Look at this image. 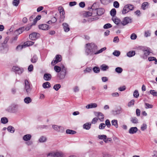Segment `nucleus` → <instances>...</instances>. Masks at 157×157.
Wrapping results in <instances>:
<instances>
[{
    "label": "nucleus",
    "instance_id": "423d86ee",
    "mask_svg": "<svg viewBox=\"0 0 157 157\" xmlns=\"http://www.w3.org/2000/svg\"><path fill=\"white\" fill-rule=\"evenodd\" d=\"M53 128L58 132H63L64 131V128L61 126H58L56 125H52Z\"/></svg>",
    "mask_w": 157,
    "mask_h": 157
},
{
    "label": "nucleus",
    "instance_id": "c03bdc74",
    "mask_svg": "<svg viewBox=\"0 0 157 157\" xmlns=\"http://www.w3.org/2000/svg\"><path fill=\"white\" fill-rule=\"evenodd\" d=\"M106 136L105 135H99L98 136V138L101 140H105V139H106Z\"/></svg>",
    "mask_w": 157,
    "mask_h": 157
},
{
    "label": "nucleus",
    "instance_id": "20e7f679",
    "mask_svg": "<svg viewBox=\"0 0 157 157\" xmlns=\"http://www.w3.org/2000/svg\"><path fill=\"white\" fill-rule=\"evenodd\" d=\"M132 22V19L128 17H125L122 21L121 24L123 26L125 25L128 23H131Z\"/></svg>",
    "mask_w": 157,
    "mask_h": 157
},
{
    "label": "nucleus",
    "instance_id": "6e6552de",
    "mask_svg": "<svg viewBox=\"0 0 157 157\" xmlns=\"http://www.w3.org/2000/svg\"><path fill=\"white\" fill-rule=\"evenodd\" d=\"M39 34L36 33H33L29 35V38L32 40H35L36 39Z\"/></svg>",
    "mask_w": 157,
    "mask_h": 157
},
{
    "label": "nucleus",
    "instance_id": "2f4dec72",
    "mask_svg": "<svg viewBox=\"0 0 157 157\" xmlns=\"http://www.w3.org/2000/svg\"><path fill=\"white\" fill-rule=\"evenodd\" d=\"M116 9L114 8L112 9L110 11L111 15L113 17H114L116 15Z\"/></svg>",
    "mask_w": 157,
    "mask_h": 157
},
{
    "label": "nucleus",
    "instance_id": "6e6d98bb",
    "mask_svg": "<svg viewBox=\"0 0 157 157\" xmlns=\"http://www.w3.org/2000/svg\"><path fill=\"white\" fill-rule=\"evenodd\" d=\"M137 37L135 33H133L131 34L130 38L132 40H134L136 39Z\"/></svg>",
    "mask_w": 157,
    "mask_h": 157
},
{
    "label": "nucleus",
    "instance_id": "4c0bfd02",
    "mask_svg": "<svg viewBox=\"0 0 157 157\" xmlns=\"http://www.w3.org/2000/svg\"><path fill=\"white\" fill-rule=\"evenodd\" d=\"M115 71L118 73H121L123 71V69L120 67H117L115 69Z\"/></svg>",
    "mask_w": 157,
    "mask_h": 157
},
{
    "label": "nucleus",
    "instance_id": "774afa93",
    "mask_svg": "<svg viewBox=\"0 0 157 157\" xmlns=\"http://www.w3.org/2000/svg\"><path fill=\"white\" fill-rule=\"evenodd\" d=\"M77 4V2H76L74 1V2H70L69 3V5L70 6H74L75 5H76Z\"/></svg>",
    "mask_w": 157,
    "mask_h": 157
},
{
    "label": "nucleus",
    "instance_id": "e2e57ef3",
    "mask_svg": "<svg viewBox=\"0 0 157 157\" xmlns=\"http://www.w3.org/2000/svg\"><path fill=\"white\" fill-rule=\"evenodd\" d=\"M112 140V139L110 138H107V137H106V139H105V140H104V141L105 143H107L109 142H110Z\"/></svg>",
    "mask_w": 157,
    "mask_h": 157
},
{
    "label": "nucleus",
    "instance_id": "0e129e2a",
    "mask_svg": "<svg viewBox=\"0 0 157 157\" xmlns=\"http://www.w3.org/2000/svg\"><path fill=\"white\" fill-rule=\"evenodd\" d=\"M33 68V66L32 64L30 65L28 67V70L29 71H32Z\"/></svg>",
    "mask_w": 157,
    "mask_h": 157
},
{
    "label": "nucleus",
    "instance_id": "ea45409f",
    "mask_svg": "<svg viewBox=\"0 0 157 157\" xmlns=\"http://www.w3.org/2000/svg\"><path fill=\"white\" fill-rule=\"evenodd\" d=\"M139 95V93L137 90H135L133 94V96L135 98H138Z\"/></svg>",
    "mask_w": 157,
    "mask_h": 157
},
{
    "label": "nucleus",
    "instance_id": "b1692460",
    "mask_svg": "<svg viewBox=\"0 0 157 157\" xmlns=\"http://www.w3.org/2000/svg\"><path fill=\"white\" fill-rule=\"evenodd\" d=\"M43 87L45 88H48L51 87L50 83L48 82H44L43 84Z\"/></svg>",
    "mask_w": 157,
    "mask_h": 157
},
{
    "label": "nucleus",
    "instance_id": "79ce46f5",
    "mask_svg": "<svg viewBox=\"0 0 157 157\" xmlns=\"http://www.w3.org/2000/svg\"><path fill=\"white\" fill-rule=\"evenodd\" d=\"M37 60V58L36 55L34 56L31 59V61L33 63L36 62Z\"/></svg>",
    "mask_w": 157,
    "mask_h": 157
},
{
    "label": "nucleus",
    "instance_id": "1a4fd4ad",
    "mask_svg": "<svg viewBox=\"0 0 157 157\" xmlns=\"http://www.w3.org/2000/svg\"><path fill=\"white\" fill-rule=\"evenodd\" d=\"M97 10V13L98 15L101 16L105 12V10L103 8L95 9V10Z\"/></svg>",
    "mask_w": 157,
    "mask_h": 157
},
{
    "label": "nucleus",
    "instance_id": "3c124183",
    "mask_svg": "<svg viewBox=\"0 0 157 157\" xmlns=\"http://www.w3.org/2000/svg\"><path fill=\"white\" fill-rule=\"evenodd\" d=\"M112 27V25L109 23H107L104 25L103 28L105 29H107L111 28Z\"/></svg>",
    "mask_w": 157,
    "mask_h": 157
},
{
    "label": "nucleus",
    "instance_id": "a211bd4d",
    "mask_svg": "<svg viewBox=\"0 0 157 157\" xmlns=\"http://www.w3.org/2000/svg\"><path fill=\"white\" fill-rule=\"evenodd\" d=\"M24 30V29L23 28H20L15 31V33L17 35H18L21 33L23 32Z\"/></svg>",
    "mask_w": 157,
    "mask_h": 157
},
{
    "label": "nucleus",
    "instance_id": "c85d7f7f",
    "mask_svg": "<svg viewBox=\"0 0 157 157\" xmlns=\"http://www.w3.org/2000/svg\"><path fill=\"white\" fill-rule=\"evenodd\" d=\"M66 132L67 134H74L76 133V132L74 130L68 129L66 130Z\"/></svg>",
    "mask_w": 157,
    "mask_h": 157
},
{
    "label": "nucleus",
    "instance_id": "680f3d73",
    "mask_svg": "<svg viewBox=\"0 0 157 157\" xmlns=\"http://www.w3.org/2000/svg\"><path fill=\"white\" fill-rule=\"evenodd\" d=\"M147 127V125L146 124H144L141 127V130L142 131H144L145 129H146Z\"/></svg>",
    "mask_w": 157,
    "mask_h": 157
},
{
    "label": "nucleus",
    "instance_id": "4468645a",
    "mask_svg": "<svg viewBox=\"0 0 157 157\" xmlns=\"http://www.w3.org/2000/svg\"><path fill=\"white\" fill-rule=\"evenodd\" d=\"M31 135L26 134L23 136V139L25 141H28L31 139Z\"/></svg>",
    "mask_w": 157,
    "mask_h": 157
},
{
    "label": "nucleus",
    "instance_id": "5fc2aeb1",
    "mask_svg": "<svg viewBox=\"0 0 157 157\" xmlns=\"http://www.w3.org/2000/svg\"><path fill=\"white\" fill-rule=\"evenodd\" d=\"M126 5L128 7V8L129 10H133L134 8V6L133 5L129 4Z\"/></svg>",
    "mask_w": 157,
    "mask_h": 157
},
{
    "label": "nucleus",
    "instance_id": "dca6fc26",
    "mask_svg": "<svg viewBox=\"0 0 157 157\" xmlns=\"http://www.w3.org/2000/svg\"><path fill=\"white\" fill-rule=\"evenodd\" d=\"M64 155L61 151H55V155L54 157H63Z\"/></svg>",
    "mask_w": 157,
    "mask_h": 157
},
{
    "label": "nucleus",
    "instance_id": "9b49d317",
    "mask_svg": "<svg viewBox=\"0 0 157 157\" xmlns=\"http://www.w3.org/2000/svg\"><path fill=\"white\" fill-rule=\"evenodd\" d=\"M63 68H65L64 65H62L60 66H55L54 67V70L57 72H59L62 70V69Z\"/></svg>",
    "mask_w": 157,
    "mask_h": 157
},
{
    "label": "nucleus",
    "instance_id": "4d7b16f0",
    "mask_svg": "<svg viewBox=\"0 0 157 157\" xmlns=\"http://www.w3.org/2000/svg\"><path fill=\"white\" fill-rule=\"evenodd\" d=\"M113 6L116 8H118L119 6V4L118 2L115 1L113 2Z\"/></svg>",
    "mask_w": 157,
    "mask_h": 157
},
{
    "label": "nucleus",
    "instance_id": "aec40b11",
    "mask_svg": "<svg viewBox=\"0 0 157 157\" xmlns=\"http://www.w3.org/2000/svg\"><path fill=\"white\" fill-rule=\"evenodd\" d=\"M128 7L126 6V5L124 6L122 11V13L123 14H125L130 11Z\"/></svg>",
    "mask_w": 157,
    "mask_h": 157
},
{
    "label": "nucleus",
    "instance_id": "412c9836",
    "mask_svg": "<svg viewBox=\"0 0 157 157\" xmlns=\"http://www.w3.org/2000/svg\"><path fill=\"white\" fill-rule=\"evenodd\" d=\"M135 51H130L127 53V55L128 57H131L134 56L135 55Z\"/></svg>",
    "mask_w": 157,
    "mask_h": 157
},
{
    "label": "nucleus",
    "instance_id": "0eeeda50",
    "mask_svg": "<svg viewBox=\"0 0 157 157\" xmlns=\"http://www.w3.org/2000/svg\"><path fill=\"white\" fill-rule=\"evenodd\" d=\"M13 70L16 72L18 74H21L23 71V69L22 68H20L18 67L13 66L12 68Z\"/></svg>",
    "mask_w": 157,
    "mask_h": 157
},
{
    "label": "nucleus",
    "instance_id": "9d476101",
    "mask_svg": "<svg viewBox=\"0 0 157 157\" xmlns=\"http://www.w3.org/2000/svg\"><path fill=\"white\" fill-rule=\"evenodd\" d=\"M39 28L43 30H48L49 29V25L45 24L39 25Z\"/></svg>",
    "mask_w": 157,
    "mask_h": 157
},
{
    "label": "nucleus",
    "instance_id": "473e14b6",
    "mask_svg": "<svg viewBox=\"0 0 157 157\" xmlns=\"http://www.w3.org/2000/svg\"><path fill=\"white\" fill-rule=\"evenodd\" d=\"M97 113V116L99 120H101V119H103L104 118V116L102 113L100 112H98Z\"/></svg>",
    "mask_w": 157,
    "mask_h": 157
},
{
    "label": "nucleus",
    "instance_id": "72a5a7b5",
    "mask_svg": "<svg viewBox=\"0 0 157 157\" xmlns=\"http://www.w3.org/2000/svg\"><path fill=\"white\" fill-rule=\"evenodd\" d=\"M93 70L95 73H98L100 71V69L99 67H93Z\"/></svg>",
    "mask_w": 157,
    "mask_h": 157
},
{
    "label": "nucleus",
    "instance_id": "f257e3e1",
    "mask_svg": "<svg viewBox=\"0 0 157 157\" xmlns=\"http://www.w3.org/2000/svg\"><path fill=\"white\" fill-rule=\"evenodd\" d=\"M97 48V46L94 43H91L86 44V53L87 55H91Z\"/></svg>",
    "mask_w": 157,
    "mask_h": 157
},
{
    "label": "nucleus",
    "instance_id": "49530a36",
    "mask_svg": "<svg viewBox=\"0 0 157 157\" xmlns=\"http://www.w3.org/2000/svg\"><path fill=\"white\" fill-rule=\"evenodd\" d=\"M19 3V0H13V4L15 6H17Z\"/></svg>",
    "mask_w": 157,
    "mask_h": 157
},
{
    "label": "nucleus",
    "instance_id": "4be33fe9",
    "mask_svg": "<svg viewBox=\"0 0 157 157\" xmlns=\"http://www.w3.org/2000/svg\"><path fill=\"white\" fill-rule=\"evenodd\" d=\"M91 124L89 123H86L83 124V128L84 129L86 130H89L90 128Z\"/></svg>",
    "mask_w": 157,
    "mask_h": 157
},
{
    "label": "nucleus",
    "instance_id": "de8ad7c7",
    "mask_svg": "<svg viewBox=\"0 0 157 157\" xmlns=\"http://www.w3.org/2000/svg\"><path fill=\"white\" fill-rule=\"evenodd\" d=\"M145 108L146 109L151 108L153 107V106L152 105L149 104L147 103H145Z\"/></svg>",
    "mask_w": 157,
    "mask_h": 157
},
{
    "label": "nucleus",
    "instance_id": "ddd939ff",
    "mask_svg": "<svg viewBox=\"0 0 157 157\" xmlns=\"http://www.w3.org/2000/svg\"><path fill=\"white\" fill-rule=\"evenodd\" d=\"M97 105L95 103H91L90 104L86 106V109H91L93 108H95L97 107Z\"/></svg>",
    "mask_w": 157,
    "mask_h": 157
},
{
    "label": "nucleus",
    "instance_id": "13d9d810",
    "mask_svg": "<svg viewBox=\"0 0 157 157\" xmlns=\"http://www.w3.org/2000/svg\"><path fill=\"white\" fill-rule=\"evenodd\" d=\"M105 127V125L104 123H101L99 125V128L100 129H104Z\"/></svg>",
    "mask_w": 157,
    "mask_h": 157
},
{
    "label": "nucleus",
    "instance_id": "338daca9",
    "mask_svg": "<svg viewBox=\"0 0 157 157\" xmlns=\"http://www.w3.org/2000/svg\"><path fill=\"white\" fill-rule=\"evenodd\" d=\"M119 41V39L118 36H116L114 37L113 40V42L115 43H117Z\"/></svg>",
    "mask_w": 157,
    "mask_h": 157
},
{
    "label": "nucleus",
    "instance_id": "e433bc0d",
    "mask_svg": "<svg viewBox=\"0 0 157 157\" xmlns=\"http://www.w3.org/2000/svg\"><path fill=\"white\" fill-rule=\"evenodd\" d=\"M106 49V48L105 47L101 48L97 52L94 53L95 54H97L99 53L102 52L103 51L105 50Z\"/></svg>",
    "mask_w": 157,
    "mask_h": 157
},
{
    "label": "nucleus",
    "instance_id": "c756f323",
    "mask_svg": "<svg viewBox=\"0 0 157 157\" xmlns=\"http://www.w3.org/2000/svg\"><path fill=\"white\" fill-rule=\"evenodd\" d=\"M8 130L11 133H13L14 132L15 129L13 127L9 126L7 128Z\"/></svg>",
    "mask_w": 157,
    "mask_h": 157
},
{
    "label": "nucleus",
    "instance_id": "f8f14e48",
    "mask_svg": "<svg viewBox=\"0 0 157 157\" xmlns=\"http://www.w3.org/2000/svg\"><path fill=\"white\" fill-rule=\"evenodd\" d=\"M63 28L66 32H67L70 30V28L69 25L67 23H64L63 24Z\"/></svg>",
    "mask_w": 157,
    "mask_h": 157
},
{
    "label": "nucleus",
    "instance_id": "a878e982",
    "mask_svg": "<svg viewBox=\"0 0 157 157\" xmlns=\"http://www.w3.org/2000/svg\"><path fill=\"white\" fill-rule=\"evenodd\" d=\"M101 70L103 71H105L109 68V66L105 64H102L100 67Z\"/></svg>",
    "mask_w": 157,
    "mask_h": 157
},
{
    "label": "nucleus",
    "instance_id": "39448f33",
    "mask_svg": "<svg viewBox=\"0 0 157 157\" xmlns=\"http://www.w3.org/2000/svg\"><path fill=\"white\" fill-rule=\"evenodd\" d=\"M61 59L62 57L61 56L59 55H57L56 56L55 59L52 61L51 64L53 66H54L58 62L61 61Z\"/></svg>",
    "mask_w": 157,
    "mask_h": 157
},
{
    "label": "nucleus",
    "instance_id": "a18cd8bd",
    "mask_svg": "<svg viewBox=\"0 0 157 157\" xmlns=\"http://www.w3.org/2000/svg\"><path fill=\"white\" fill-rule=\"evenodd\" d=\"M113 55L116 56H118L120 54V52L118 51H115L113 53Z\"/></svg>",
    "mask_w": 157,
    "mask_h": 157
},
{
    "label": "nucleus",
    "instance_id": "58836bf2",
    "mask_svg": "<svg viewBox=\"0 0 157 157\" xmlns=\"http://www.w3.org/2000/svg\"><path fill=\"white\" fill-rule=\"evenodd\" d=\"M55 155V151H52L50 152L47 154V157H54Z\"/></svg>",
    "mask_w": 157,
    "mask_h": 157
},
{
    "label": "nucleus",
    "instance_id": "7c9ffc66",
    "mask_svg": "<svg viewBox=\"0 0 157 157\" xmlns=\"http://www.w3.org/2000/svg\"><path fill=\"white\" fill-rule=\"evenodd\" d=\"M151 35V32L150 30H147L144 32V36L147 37L150 36Z\"/></svg>",
    "mask_w": 157,
    "mask_h": 157
},
{
    "label": "nucleus",
    "instance_id": "37998d69",
    "mask_svg": "<svg viewBox=\"0 0 157 157\" xmlns=\"http://www.w3.org/2000/svg\"><path fill=\"white\" fill-rule=\"evenodd\" d=\"M135 102V100L134 99L130 101H129L128 103V107H131L133 106L134 105Z\"/></svg>",
    "mask_w": 157,
    "mask_h": 157
},
{
    "label": "nucleus",
    "instance_id": "c9c22d12",
    "mask_svg": "<svg viewBox=\"0 0 157 157\" xmlns=\"http://www.w3.org/2000/svg\"><path fill=\"white\" fill-rule=\"evenodd\" d=\"M8 122V120L6 117H2L1 119V122L3 124H6Z\"/></svg>",
    "mask_w": 157,
    "mask_h": 157
},
{
    "label": "nucleus",
    "instance_id": "052dcab7",
    "mask_svg": "<svg viewBox=\"0 0 157 157\" xmlns=\"http://www.w3.org/2000/svg\"><path fill=\"white\" fill-rule=\"evenodd\" d=\"M59 13L60 14H65L64 10L62 7H59Z\"/></svg>",
    "mask_w": 157,
    "mask_h": 157
},
{
    "label": "nucleus",
    "instance_id": "f03ea898",
    "mask_svg": "<svg viewBox=\"0 0 157 157\" xmlns=\"http://www.w3.org/2000/svg\"><path fill=\"white\" fill-rule=\"evenodd\" d=\"M25 90L27 94H28L31 93L32 88L30 86L29 82L27 80H25Z\"/></svg>",
    "mask_w": 157,
    "mask_h": 157
},
{
    "label": "nucleus",
    "instance_id": "2eb2a0df",
    "mask_svg": "<svg viewBox=\"0 0 157 157\" xmlns=\"http://www.w3.org/2000/svg\"><path fill=\"white\" fill-rule=\"evenodd\" d=\"M137 130V128L136 127H132L130 128L129 132L130 134H134L136 132Z\"/></svg>",
    "mask_w": 157,
    "mask_h": 157
},
{
    "label": "nucleus",
    "instance_id": "bb28decb",
    "mask_svg": "<svg viewBox=\"0 0 157 157\" xmlns=\"http://www.w3.org/2000/svg\"><path fill=\"white\" fill-rule=\"evenodd\" d=\"M32 101V99L29 97H26L24 99V102L26 104H29Z\"/></svg>",
    "mask_w": 157,
    "mask_h": 157
},
{
    "label": "nucleus",
    "instance_id": "8fccbe9b",
    "mask_svg": "<svg viewBox=\"0 0 157 157\" xmlns=\"http://www.w3.org/2000/svg\"><path fill=\"white\" fill-rule=\"evenodd\" d=\"M131 121L133 123L136 124L138 123V119L136 117H132L131 119Z\"/></svg>",
    "mask_w": 157,
    "mask_h": 157
},
{
    "label": "nucleus",
    "instance_id": "69168bd1",
    "mask_svg": "<svg viewBox=\"0 0 157 157\" xmlns=\"http://www.w3.org/2000/svg\"><path fill=\"white\" fill-rule=\"evenodd\" d=\"M148 3L147 2H144L143 3L142 5V8L143 10H145V7L147 5Z\"/></svg>",
    "mask_w": 157,
    "mask_h": 157
},
{
    "label": "nucleus",
    "instance_id": "393cba45",
    "mask_svg": "<svg viewBox=\"0 0 157 157\" xmlns=\"http://www.w3.org/2000/svg\"><path fill=\"white\" fill-rule=\"evenodd\" d=\"M112 125L114 126L116 128H118V126L117 121L116 120H113L111 121Z\"/></svg>",
    "mask_w": 157,
    "mask_h": 157
},
{
    "label": "nucleus",
    "instance_id": "603ef678",
    "mask_svg": "<svg viewBox=\"0 0 157 157\" xmlns=\"http://www.w3.org/2000/svg\"><path fill=\"white\" fill-rule=\"evenodd\" d=\"M150 93L154 96H157V92H156L154 90H150Z\"/></svg>",
    "mask_w": 157,
    "mask_h": 157
},
{
    "label": "nucleus",
    "instance_id": "a19ab883",
    "mask_svg": "<svg viewBox=\"0 0 157 157\" xmlns=\"http://www.w3.org/2000/svg\"><path fill=\"white\" fill-rule=\"evenodd\" d=\"M61 87V85L59 84H57L54 85L53 88L56 91H57Z\"/></svg>",
    "mask_w": 157,
    "mask_h": 157
},
{
    "label": "nucleus",
    "instance_id": "f3484780",
    "mask_svg": "<svg viewBox=\"0 0 157 157\" xmlns=\"http://www.w3.org/2000/svg\"><path fill=\"white\" fill-rule=\"evenodd\" d=\"M51 77V75L49 74H45L44 76V78L46 81L50 80Z\"/></svg>",
    "mask_w": 157,
    "mask_h": 157
},
{
    "label": "nucleus",
    "instance_id": "7ed1b4c3",
    "mask_svg": "<svg viewBox=\"0 0 157 157\" xmlns=\"http://www.w3.org/2000/svg\"><path fill=\"white\" fill-rule=\"evenodd\" d=\"M66 72V68H63L62 69V70L58 75V77L59 79H63L65 78Z\"/></svg>",
    "mask_w": 157,
    "mask_h": 157
},
{
    "label": "nucleus",
    "instance_id": "bf43d9fd",
    "mask_svg": "<svg viewBox=\"0 0 157 157\" xmlns=\"http://www.w3.org/2000/svg\"><path fill=\"white\" fill-rule=\"evenodd\" d=\"M64 14H60V16L59 19L60 22H61L64 21L65 17L64 15Z\"/></svg>",
    "mask_w": 157,
    "mask_h": 157
},
{
    "label": "nucleus",
    "instance_id": "09e8293b",
    "mask_svg": "<svg viewBox=\"0 0 157 157\" xmlns=\"http://www.w3.org/2000/svg\"><path fill=\"white\" fill-rule=\"evenodd\" d=\"M105 125H106L108 128H109L111 126L110 121L108 119H107L105 121Z\"/></svg>",
    "mask_w": 157,
    "mask_h": 157
},
{
    "label": "nucleus",
    "instance_id": "864d4df0",
    "mask_svg": "<svg viewBox=\"0 0 157 157\" xmlns=\"http://www.w3.org/2000/svg\"><path fill=\"white\" fill-rule=\"evenodd\" d=\"M92 71V68L91 67H89L86 68L84 70L85 72L90 73Z\"/></svg>",
    "mask_w": 157,
    "mask_h": 157
},
{
    "label": "nucleus",
    "instance_id": "6ab92c4d",
    "mask_svg": "<svg viewBox=\"0 0 157 157\" xmlns=\"http://www.w3.org/2000/svg\"><path fill=\"white\" fill-rule=\"evenodd\" d=\"M47 140V138L46 137L42 136L40 138L38 141L40 143H44Z\"/></svg>",
    "mask_w": 157,
    "mask_h": 157
},
{
    "label": "nucleus",
    "instance_id": "cd10ccee",
    "mask_svg": "<svg viewBox=\"0 0 157 157\" xmlns=\"http://www.w3.org/2000/svg\"><path fill=\"white\" fill-rule=\"evenodd\" d=\"M113 22L117 25H118L120 22V20L117 18H112Z\"/></svg>",
    "mask_w": 157,
    "mask_h": 157
},
{
    "label": "nucleus",
    "instance_id": "5701e85b",
    "mask_svg": "<svg viewBox=\"0 0 157 157\" xmlns=\"http://www.w3.org/2000/svg\"><path fill=\"white\" fill-rule=\"evenodd\" d=\"M34 43V42L30 41H28L27 42H25L24 43V44L25 45V47H26L27 46H30L32 45H33Z\"/></svg>",
    "mask_w": 157,
    "mask_h": 157
},
{
    "label": "nucleus",
    "instance_id": "f704fd0d",
    "mask_svg": "<svg viewBox=\"0 0 157 157\" xmlns=\"http://www.w3.org/2000/svg\"><path fill=\"white\" fill-rule=\"evenodd\" d=\"M24 48H25L24 44L22 45H19L16 48V50L17 51L21 50Z\"/></svg>",
    "mask_w": 157,
    "mask_h": 157
}]
</instances>
